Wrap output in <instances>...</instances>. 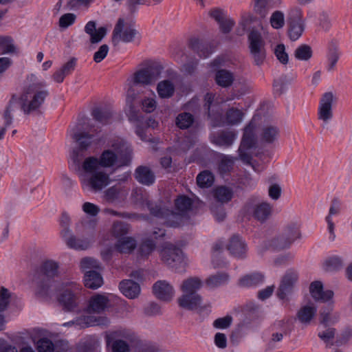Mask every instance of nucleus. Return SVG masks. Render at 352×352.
Segmentation results:
<instances>
[{
	"instance_id": "obj_1",
	"label": "nucleus",
	"mask_w": 352,
	"mask_h": 352,
	"mask_svg": "<svg viewBox=\"0 0 352 352\" xmlns=\"http://www.w3.org/2000/svg\"><path fill=\"white\" fill-rule=\"evenodd\" d=\"M49 96L44 81L40 80L34 74L26 76L19 102L21 111L25 115L41 113V109Z\"/></svg>"
},
{
	"instance_id": "obj_2",
	"label": "nucleus",
	"mask_w": 352,
	"mask_h": 352,
	"mask_svg": "<svg viewBox=\"0 0 352 352\" xmlns=\"http://www.w3.org/2000/svg\"><path fill=\"white\" fill-rule=\"evenodd\" d=\"M97 163L96 157H88L82 163L79 178L84 190L100 192L111 184L109 175L97 166Z\"/></svg>"
},
{
	"instance_id": "obj_3",
	"label": "nucleus",
	"mask_w": 352,
	"mask_h": 352,
	"mask_svg": "<svg viewBox=\"0 0 352 352\" xmlns=\"http://www.w3.org/2000/svg\"><path fill=\"white\" fill-rule=\"evenodd\" d=\"M107 145L108 148L102 151L100 157H96L97 166L100 168H120L129 164L131 149L125 140L114 137L108 141Z\"/></svg>"
},
{
	"instance_id": "obj_4",
	"label": "nucleus",
	"mask_w": 352,
	"mask_h": 352,
	"mask_svg": "<svg viewBox=\"0 0 352 352\" xmlns=\"http://www.w3.org/2000/svg\"><path fill=\"white\" fill-rule=\"evenodd\" d=\"M59 264L53 260L43 263L40 270L33 277L36 285V293L41 296H48L54 292L55 282L54 278L58 275Z\"/></svg>"
},
{
	"instance_id": "obj_5",
	"label": "nucleus",
	"mask_w": 352,
	"mask_h": 352,
	"mask_svg": "<svg viewBox=\"0 0 352 352\" xmlns=\"http://www.w3.org/2000/svg\"><path fill=\"white\" fill-rule=\"evenodd\" d=\"M260 125L261 117L255 115L243 129L238 153L240 160L245 164H249L252 160V156L248 150L256 146L258 141L257 130Z\"/></svg>"
},
{
	"instance_id": "obj_6",
	"label": "nucleus",
	"mask_w": 352,
	"mask_h": 352,
	"mask_svg": "<svg viewBox=\"0 0 352 352\" xmlns=\"http://www.w3.org/2000/svg\"><path fill=\"white\" fill-rule=\"evenodd\" d=\"M287 35L292 41L298 40L306 29L303 10L298 6H292L287 10Z\"/></svg>"
},
{
	"instance_id": "obj_7",
	"label": "nucleus",
	"mask_w": 352,
	"mask_h": 352,
	"mask_svg": "<svg viewBox=\"0 0 352 352\" xmlns=\"http://www.w3.org/2000/svg\"><path fill=\"white\" fill-rule=\"evenodd\" d=\"M337 102V97L332 91L322 94L317 108V118L322 128H326L333 118V108Z\"/></svg>"
},
{
	"instance_id": "obj_8",
	"label": "nucleus",
	"mask_w": 352,
	"mask_h": 352,
	"mask_svg": "<svg viewBox=\"0 0 352 352\" xmlns=\"http://www.w3.org/2000/svg\"><path fill=\"white\" fill-rule=\"evenodd\" d=\"M248 47L250 55L256 65H261L266 58L265 42L261 33L253 29L248 34Z\"/></svg>"
},
{
	"instance_id": "obj_9",
	"label": "nucleus",
	"mask_w": 352,
	"mask_h": 352,
	"mask_svg": "<svg viewBox=\"0 0 352 352\" xmlns=\"http://www.w3.org/2000/svg\"><path fill=\"white\" fill-rule=\"evenodd\" d=\"M244 212L246 215L263 223L271 216L272 206L270 203L261 201L257 198H251L246 203Z\"/></svg>"
},
{
	"instance_id": "obj_10",
	"label": "nucleus",
	"mask_w": 352,
	"mask_h": 352,
	"mask_svg": "<svg viewBox=\"0 0 352 352\" xmlns=\"http://www.w3.org/2000/svg\"><path fill=\"white\" fill-rule=\"evenodd\" d=\"M138 35L135 28L126 22L124 19L119 18L113 31L112 42L114 45H118L120 42H133Z\"/></svg>"
},
{
	"instance_id": "obj_11",
	"label": "nucleus",
	"mask_w": 352,
	"mask_h": 352,
	"mask_svg": "<svg viewBox=\"0 0 352 352\" xmlns=\"http://www.w3.org/2000/svg\"><path fill=\"white\" fill-rule=\"evenodd\" d=\"M160 256L165 264L176 270L184 268L186 264L182 251L170 243L164 244Z\"/></svg>"
},
{
	"instance_id": "obj_12",
	"label": "nucleus",
	"mask_w": 352,
	"mask_h": 352,
	"mask_svg": "<svg viewBox=\"0 0 352 352\" xmlns=\"http://www.w3.org/2000/svg\"><path fill=\"white\" fill-rule=\"evenodd\" d=\"M72 138L76 142L77 146L73 152L74 160L80 162L83 157V152L87 151L94 141V135L87 132L71 131Z\"/></svg>"
},
{
	"instance_id": "obj_13",
	"label": "nucleus",
	"mask_w": 352,
	"mask_h": 352,
	"mask_svg": "<svg viewBox=\"0 0 352 352\" xmlns=\"http://www.w3.org/2000/svg\"><path fill=\"white\" fill-rule=\"evenodd\" d=\"M298 279V274L294 269H289L281 278L277 290V296L284 300H289V296L294 292V286Z\"/></svg>"
},
{
	"instance_id": "obj_14",
	"label": "nucleus",
	"mask_w": 352,
	"mask_h": 352,
	"mask_svg": "<svg viewBox=\"0 0 352 352\" xmlns=\"http://www.w3.org/2000/svg\"><path fill=\"white\" fill-rule=\"evenodd\" d=\"M148 208L151 214L155 217L164 219V223L170 227H177L182 221V216L166 208H162L153 203H147Z\"/></svg>"
},
{
	"instance_id": "obj_15",
	"label": "nucleus",
	"mask_w": 352,
	"mask_h": 352,
	"mask_svg": "<svg viewBox=\"0 0 352 352\" xmlns=\"http://www.w3.org/2000/svg\"><path fill=\"white\" fill-rule=\"evenodd\" d=\"M160 74V72L157 68L148 67L135 72L132 81L134 85H150L159 78Z\"/></svg>"
},
{
	"instance_id": "obj_16",
	"label": "nucleus",
	"mask_w": 352,
	"mask_h": 352,
	"mask_svg": "<svg viewBox=\"0 0 352 352\" xmlns=\"http://www.w3.org/2000/svg\"><path fill=\"white\" fill-rule=\"evenodd\" d=\"M80 287L75 283H71L59 297L60 302L67 311L73 310L77 306V298Z\"/></svg>"
},
{
	"instance_id": "obj_17",
	"label": "nucleus",
	"mask_w": 352,
	"mask_h": 352,
	"mask_svg": "<svg viewBox=\"0 0 352 352\" xmlns=\"http://www.w3.org/2000/svg\"><path fill=\"white\" fill-rule=\"evenodd\" d=\"M259 127H261L259 138L261 142L274 144L278 140L280 129L277 125L269 122L263 123L261 121Z\"/></svg>"
},
{
	"instance_id": "obj_18",
	"label": "nucleus",
	"mask_w": 352,
	"mask_h": 352,
	"mask_svg": "<svg viewBox=\"0 0 352 352\" xmlns=\"http://www.w3.org/2000/svg\"><path fill=\"white\" fill-rule=\"evenodd\" d=\"M236 138L237 133L234 131H221L211 134L210 140L216 146L228 148L234 144Z\"/></svg>"
},
{
	"instance_id": "obj_19",
	"label": "nucleus",
	"mask_w": 352,
	"mask_h": 352,
	"mask_svg": "<svg viewBox=\"0 0 352 352\" xmlns=\"http://www.w3.org/2000/svg\"><path fill=\"white\" fill-rule=\"evenodd\" d=\"M154 295L158 299L169 302L175 296L173 287L166 280H158L153 286Z\"/></svg>"
},
{
	"instance_id": "obj_20",
	"label": "nucleus",
	"mask_w": 352,
	"mask_h": 352,
	"mask_svg": "<svg viewBox=\"0 0 352 352\" xmlns=\"http://www.w3.org/2000/svg\"><path fill=\"white\" fill-rule=\"evenodd\" d=\"M227 250L233 256L244 258L246 256L247 245L241 236L234 234L230 239Z\"/></svg>"
},
{
	"instance_id": "obj_21",
	"label": "nucleus",
	"mask_w": 352,
	"mask_h": 352,
	"mask_svg": "<svg viewBox=\"0 0 352 352\" xmlns=\"http://www.w3.org/2000/svg\"><path fill=\"white\" fill-rule=\"evenodd\" d=\"M109 305V300L107 296L94 295L89 300L86 311L89 314H100L108 308Z\"/></svg>"
},
{
	"instance_id": "obj_22",
	"label": "nucleus",
	"mask_w": 352,
	"mask_h": 352,
	"mask_svg": "<svg viewBox=\"0 0 352 352\" xmlns=\"http://www.w3.org/2000/svg\"><path fill=\"white\" fill-rule=\"evenodd\" d=\"M309 292L311 297L316 300L326 302L331 300L333 297V292L331 290H324L322 282L316 280L310 284Z\"/></svg>"
},
{
	"instance_id": "obj_23",
	"label": "nucleus",
	"mask_w": 352,
	"mask_h": 352,
	"mask_svg": "<svg viewBox=\"0 0 352 352\" xmlns=\"http://www.w3.org/2000/svg\"><path fill=\"white\" fill-rule=\"evenodd\" d=\"M109 323V320L107 318L101 317H93V316H82L76 320L70 321L63 324V326H72L79 327L80 328H85L89 326L95 325H107Z\"/></svg>"
},
{
	"instance_id": "obj_24",
	"label": "nucleus",
	"mask_w": 352,
	"mask_h": 352,
	"mask_svg": "<svg viewBox=\"0 0 352 352\" xmlns=\"http://www.w3.org/2000/svg\"><path fill=\"white\" fill-rule=\"evenodd\" d=\"M63 239L68 248L76 250H87L94 242L91 237L78 238L73 232Z\"/></svg>"
},
{
	"instance_id": "obj_25",
	"label": "nucleus",
	"mask_w": 352,
	"mask_h": 352,
	"mask_svg": "<svg viewBox=\"0 0 352 352\" xmlns=\"http://www.w3.org/2000/svg\"><path fill=\"white\" fill-rule=\"evenodd\" d=\"M179 307L188 310H195L200 307L202 298L199 294L182 293L177 299Z\"/></svg>"
},
{
	"instance_id": "obj_26",
	"label": "nucleus",
	"mask_w": 352,
	"mask_h": 352,
	"mask_svg": "<svg viewBox=\"0 0 352 352\" xmlns=\"http://www.w3.org/2000/svg\"><path fill=\"white\" fill-rule=\"evenodd\" d=\"M251 7L253 14L260 20L266 19L274 8L271 0H252Z\"/></svg>"
},
{
	"instance_id": "obj_27",
	"label": "nucleus",
	"mask_w": 352,
	"mask_h": 352,
	"mask_svg": "<svg viewBox=\"0 0 352 352\" xmlns=\"http://www.w3.org/2000/svg\"><path fill=\"white\" fill-rule=\"evenodd\" d=\"M85 32L89 36L91 44L100 43L106 36L107 29L104 27L96 28V23L94 21H89L85 26Z\"/></svg>"
},
{
	"instance_id": "obj_28",
	"label": "nucleus",
	"mask_w": 352,
	"mask_h": 352,
	"mask_svg": "<svg viewBox=\"0 0 352 352\" xmlns=\"http://www.w3.org/2000/svg\"><path fill=\"white\" fill-rule=\"evenodd\" d=\"M127 194V190L120 186L115 185L103 191L102 199L107 203L113 204L120 200L122 197H125Z\"/></svg>"
},
{
	"instance_id": "obj_29",
	"label": "nucleus",
	"mask_w": 352,
	"mask_h": 352,
	"mask_svg": "<svg viewBox=\"0 0 352 352\" xmlns=\"http://www.w3.org/2000/svg\"><path fill=\"white\" fill-rule=\"evenodd\" d=\"M121 293L129 299H135L140 294V286L131 280H123L119 284Z\"/></svg>"
},
{
	"instance_id": "obj_30",
	"label": "nucleus",
	"mask_w": 352,
	"mask_h": 352,
	"mask_svg": "<svg viewBox=\"0 0 352 352\" xmlns=\"http://www.w3.org/2000/svg\"><path fill=\"white\" fill-rule=\"evenodd\" d=\"M265 276L260 272H254L242 276L238 281L241 287H253L263 283Z\"/></svg>"
},
{
	"instance_id": "obj_31",
	"label": "nucleus",
	"mask_w": 352,
	"mask_h": 352,
	"mask_svg": "<svg viewBox=\"0 0 352 352\" xmlns=\"http://www.w3.org/2000/svg\"><path fill=\"white\" fill-rule=\"evenodd\" d=\"M243 117L244 113L241 110L232 107L226 111L225 121L220 124H214L213 126H221L224 124L237 125L243 121Z\"/></svg>"
},
{
	"instance_id": "obj_32",
	"label": "nucleus",
	"mask_w": 352,
	"mask_h": 352,
	"mask_svg": "<svg viewBox=\"0 0 352 352\" xmlns=\"http://www.w3.org/2000/svg\"><path fill=\"white\" fill-rule=\"evenodd\" d=\"M135 177L138 182L146 186L153 184L155 179L153 172L148 167L144 166L136 168Z\"/></svg>"
},
{
	"instance_id": "obj_33",
	"label": "nucleus",
	"mask_w": 352,
	"mask_h": 352,
	"mask_svg": "<svg viewBox=\"0 0 352 352\" xmlns=\"http://www.w3.org/2000/svg\"><path fill=\"white\" fill-rule=\"evenodd\" d=\"M91 116L96 121L102 124H107L111 122L113 112L106 107L98 106L92 109Z\"/></svg>"
},
{
	"instance_id": "obj_34",
	"label": "nucleus",
	"mask_w": 352,
	"mask_h": 352,
	"mask_svg": "<svg viewBox=\"0 0 352 352\" xmlns=\"http://www.w3.org/2000/svg\"><path fill=\"white\" fill-rule=\"evenodd\" d=\"M340 54L337 41H331L329 43L327 55L328 64L327 69L329 72H332L335 69L336 63L340 58Z\"/></svg>"
},
{
	"instance_id": "obj_35",
	"label": "nucleus",
	"mask_w": 352,
	"mask_h": 352,
	"mask_svg": "<svg viewBox=\"0 0 352 352\" xmlns=\"http://www.w3.org/2000/svg\"><path fill=\"white\" fill-rule=\"evenodd\" d=\"M76 58H72L69 61L65 63L52 75V78L54 80L58 83L63 82L65 76L71 74L74 70L76 67Z\"/></svg>"
},
{
	"instance_id": "obj_36",
	"label": "nucleus",
	"mask_w": 352,
	"mask_h": 352,
	"mask_svg": "<svg viewBox=\"0 0 352 352\" xmlns=\"http://www.w3.org/2000/svg\"><path fill=\"white\" fill-rule=\"evenodd\" d=\"M317 309L314 305H305L302 307L296 314V318L299 322L307 326L314 318Z\"/></svg>"
},
{
	"instance_id": "obj_37",
	"label": "nucleus",
	"mask_w": 352,
	"mask_h": 352,
	"mask_svg": "<svg viewBox=\"0 0 352 352\" xmlns=\"http://www.w3.org/2000/svg\"><path fill=\"white\" fill-rule=\"evenodd\" d=\"M116 333L107 334L105 336L107 346L111 345L112 352H129L130 346L128 343L122 340H116Z\"/></svg>"
},
{
	"instance_id": "obj_38",
	"label": "nucleus",
	"mask_w": 352,
	"mask_h": 352,
	"mask_svg": "<svg viewBox=\"0 0 352 352\" xmlns=\"http://www.w3.org/2000/svg\"><path fill=\"white\" fill-rule=\"evenodd\" d=\"M202 285L201 280L199 277L194 276L184 280L180 286V289L182 293L198 294L197 292Z\"/></svg>"
},
{
	"instance_id": "obj_39",
	"label": "nucleus",
	"mask_w": 352,
	"mask_h": 352,
	"mask_svg": "<svg viewBox=\"0 0 352 352\" xmlns=\"http://www.w3.org/2000/svg\"><path fill=\"white\" fill-rule=\"evenodd\" d=\"M175 85L170 80L160 81L156 87L157 93L160 98H170L175 93Z\"/></svg>"
},
{
	"instance_id": "obj_40",
	"label": "nucleus",
	"mask_w": 352,
	"mask_h": 352,
	"mask_svg": "<svg viewBox=\"0 0 352 352\" xmlns=\"http://www.w3.org/2000/svg\"><path fill=\"white\" fill-rule=\"evenodd\" d=\"M85 285L90 289H96L103 284V279L100 273L96 270H89L84 276Z\"/></svg>"
},
{
	"instance_id": "obj_41",
	"label": "nucleus",
	"mask_w": 352,
	"mask_h": 352,
	"mask_svg": "<svg viewBox=\"0 0 352 352\" xmlns=\"http://www.w3.org/2000/svg\"><path fill=\"white\" fill-rule=\"evenodd\" d=\"M234 80L232 72L226 69L218 70L215 74L216 83L222 87H228L232 85Z\"/></svg>"
},
{
	"instance_id": "obj_42",
	"label": "nucleus",
	"mask_w": 352,
	"mask_h": 352,
	"mask_svg": "<svg viewBox=\"0 0 352 352\" xmlns=\"http://www.w3.org/2000/svg\"><path fill=\"white\" fill-rule=\"evenodd\" d=\"M340 212V207L336 201H333L329 208V214L326 217V221L328 224V230L329 232V239L333 241L336 239L334 232L335 225L332 219L333 215L338 214Z\"/></svg>"
},
{
	"instance_id": "obj_43",
	"label": "nucleus",
	"mask_w": 352,
	"mask_h": 352,
	"mask_svg": "<svg viewBox=\"0 0 352 352\" xmlns=\"http://www.w3.org/2000/svg\"><path fill=\"white\" fill-rule=\"evenodd\" d=\"M229 280V275L225 272L217 273L210 276L206 280V285L210 289H214L226 284Z\"/></svg>"
},
{
	"instance_id": "obj_44",
	"label": "nucleus",
	"mask_w": 352,
	"mask_h": 352,
	"mask_svg": "<svg viewBox=\"0 0 352 352\" xmlns=\"http://www.w3.org/2000/svg\"><path fill=\"white\" fill-rule=\"evenodd\" d=\"M190 45L198 53L199 56L204 58L208 57L214 50L210 44L201 43L197 38L191 39Z\"/></svg>"
},
{
	"instance_id": "obj_45",
	"label": "nucleus",
	"mask_w": 352,
	"mask_h": 352,
	"mask_svg": "<svg viewBox=\"0 0 352 352\" xmlns=\"http://www.w3.org/2000/svg\"><path fill=\"white\" fill-rule=\"evenodd\" d=\"M236 158L225 154H220L218 162V170L220 174H226L232 170Z\"/></svg>"
},
{
	"instance_id": "obj_46",
	"label": "nucleus",
	"mask_w": 352,
	"mask_h": 352,
	"mask_svg": "<svg viewBox=\"0 0 352 352\" xmlns=\"http://www.w3.org/2000/svg\"><path fill=\"white\" fill-rule=\"evenodd\" d=\"M292 245L290 241L283 232L268 241V247L276 250L289 248Z\"/></svg>"
},
{
	"instance_id": "obj_47",
	"label": "nucleus",
	"mask_w": 352,
	"mask_h": 352,
	"mask_svg": "<svg viewBox=\"0 0 352 352\" xmlns=\"http://www.w3.org/2000/svg\"><path fill=\"white\" fill-rule=\"evenodd\" d=\"M9 298L8 290L5 287H1L0 290V331H2L5 327L6 320L3 313L8 306Z\"/></svg>"
},
{
	"instance_id": "obj_48",
	"label": "nucleus",
	"mask_w": 352,
	"mask_h": 352,
	"mask_svg": "<svg viewBox=\"0 0 352 352\" xmlns=\"http://www.w3.org/2000/svg\"><path fill=\"white\" fill-rule=\"evenodd\" d=\"M344 260L338 256H331L323 262V267L327 272L338 271L344 266Z\"/></svg>"
},
{
	"instance_id": "obj_49",
	"label": "nucleus",
	"mask_w": 352,
	"mask_h": 352,
	"mask_svg": "<svg viewBox=\"0 0 352 352\" xmlns=\"http://www.w3.org/2000/svg\"><path fill=\"white\" fill-rule=\"evenodd\" d=\"M136 241L132 237H122L116 244V250L121 253H130L136 248Z\"/></svg>"
},
{
	"instance_id": "obj_50",
	"label": "nucleus",
	"mask_w": 352,
	"mask_h": 352,
	"mask_svg": "<svg viewBox=\"0 0 352 352\" xmlns=\"http://www.w3.org/2000/svg\"><path fill=\"white\" fill-rule=\"evenodd\" d=\"M0 53L1 54H14L17 53V47L11 37L0 36Z\"/></svg>"
},
{
	"instance_id": "obj_51",
	"label": "nucleus",
	"mask_w": 352,
	"mask_h": 352,
	"mask_svg": "<svg viewBox=\"0 0 352 352\" xmlns=\"http://www.w3.org/2000/svg\"><path fill=\"white\" fill-rule=\"evenodd\" d=\"M283 233L292 244L296 239L302 237L300 226L296 223H292L287 226Z\"/></svg>"
},
{
	"instance_id": "obj_52",
	"label": "nucleus",
	"mask_w": 352,
	"mask_h": 352,
	"mask_svg": "<svg viewBox=\"0 0 352 352\" xmlns=\"http://www.w3.org/2000/svg\"><path fill=\"white\" fill-rule=\"evenodd\" d=\"M313 54L311 47L307 44H302L299 45L294 51V57L299 60L307 61L309 60Z\"/></svg>"
},
{
	"instance_id": "obj_53",
	"label": "nucleus",
	"mask_w": 352,
	"mask_h": 352,
	"mask_svg": "<svg viewBox=\"0 0 352 352\" xmlns=\"http://www.w3.org/2000/svg\"><path fill=\"white\" fill-rule=\"evenodd\" d=\"M214 197L221 204L230 201L233 196L231 188L226 186H219L214 190Z\"/></svg>"
},
{
	"instance_id": "obj_54",
	"label": "nucleus",
	"mask_w": 352,
	"mask_h": 352,
	"mask_svg": "<svg viewBox=\"0 0 352 352\" xmlns=\"http://www.w3.org/2000/svg\"><path fill=\"white\" fill-rule=\"evenodd\" d=\"M79 267L80 270L85 274L89 270L100 269V263L92 257H84L80 260Z\"/></svg>"
},
{
	"instance_id": "obj_55",
	"label": "nucleus",
	"mask_w": 352,
	"mask_h": 352,
	"mask_svg": "<svg viewBox=\"0 0 352 352\" xmlns=\"http://www.w3.org/2000/svg\"><path fill=\"white\" fill-rule=\"evenodd\" d=\"M193 122L194 116L190 113H181L176 118V125L181 129H188Z\"/></svg>"
},
{
	"instance_id": "obj_56",
	"label": "nucleus",
	"mask_w": 352,
	"mask_h": 352,
	"mask_svg": "<svg viewBox=\"0 0 352 352\" xmlns=\"http://www.w3.org/2000/svg\"><path fill=\"white\" fill-rule=\"evenodd\" d=\"M285 15L281 10L274 11L270 17V23L275 30H280L285 25Z\"/></svg>"
},
{
	"instance_id": "obj_57",
	"label": "nucleus",
	"mask_w": 352,
	"mask_h": 352,
	"mask_svg": "<svg viewBox=\"0 0 352 352\" xmlns=\"http://www.w3.org/2000/svg\"><path fill=\"white\" fill-rule=\"evenodd\" d=\"M192 201L186 195H180L175 200V208L181 213L191 209Z\"/></svg>"
},
{
	"instance_id": "obj_58",
	"label": "nucleus",
	"mask_w": 352,
	"mask_h": 352,
	"mask_svg": "<svg viewBox=\"0 0 352 352\" xmlns=\"http://www.w3.org/2000/svg\"><path fill=\"white\" fill-rule=\"evenodd\" d=\"M214 182V176L208 170L201 172L197 177V185L201 188L210 187Z\"/></svg>"
},
{
	"instance_id": "obj_59",
	"label": "nucleus",
	"mask_w": 352,
	"mask_h": 352,
	"mask_svg": "<svg viewBox=\"0 0 352 352\" xmlns=\"http://www.w3.org/2000/svg\"><path fill=\"white\" fill-rule=\"evenodd\" d=\"M70 223L71 219L69 215L63 213L60 219V236L63 239L72 233V230L70 229Z\"/></svg>"
},
{
	"instance_id": "obj_60",
	"label": "nucleus",
	"mask_w": 352,
	"mask_h": 352,
	"mask_svg": "<svg viewBox=\"0 0 352 352\" xmlns=\"http://www.w3.org/2000/svg\"><path fill=\"white\" fill-rule=\"evenodd\" d=\"M155 248V243L153 239L145 238L139 248V252L141 256H148Z\"/></svg>"
},
{
	"instance_id": "obj_61",
	"label": "nucleus",
	"mask_w": 352,
	"mask_h": 352,
	"mask_svg": "<svg viewBox=\"0 0 352 352\" xmlns=\"http://www.w3.org/2000/svg\"><path fill=\"white\" fill-rule=\"evenodd\" d=\"M98 346V340L94 336H91L81 343L80 351L82 352H92L96 350Z\"/></svg>"
},
{
	"instance_id": "obj_62",
	"label": "nucleus",
	"mask_w": 352,
	"mask_h": 352,
	"mask_svg": "<svg viewBox=\"0 0 352 352\" xmlns=\"http://www.w3.org/2000/svg\"><path fill=\"white\" fill-rule=\"evenodd\" d=\"M294 79L295 77L293 75H282L280 78L274 80V86L282 92L285 87L291 84Z\"/></svg>"
},
{
	"instance_id": "obj_63",
	"label": "nucleus",
	"mask_w": 352,
	"mask_h": 352,
	"mask_svg": "<svg viewBox=\"0 0 352 352\" xmlns=\"http://www.w3.org/2000/svg\"><path fill=\"white\" fill-rule=\"evenodd\" d=\"M36 349L38 352H53L54 345L48 338H41L36 342Z\"/></svg>"
},
{
	"instance_id": "obj_64",
	"label": "nucleus",
	"mask_w": 352,
	"mask_h": 352,
	"mask_svg": "<svg viewBox=\"0 0 352 352\" xmlns=\"http://www.w3.org/2000/svg\"><path fill=\"white\" fill-rule=\"evenodd\" d=\"M336 329L334 328H328L325 331L319 332L318 337L327 344V346H331L333 343L331 341L335 337Z\"/></svg>"
}]
</instances>
